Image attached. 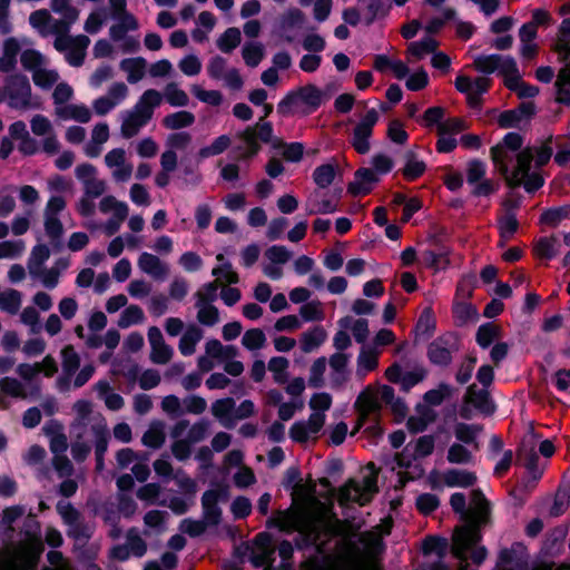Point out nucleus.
Wrapping results in <instances>:
<instances>
[{
	"label": "nucleus",
	"instance_id": "1",
	"mask_svg": "<svg viewBox=\"0 0 570 570\" xmlns=\"http://www.w3.org/2000/svg\"><path fill=\"white\" fill-rule=\"evenodd\" d=\"M292 497L294 502L301 504L294 509L278 511L271 522L281 531L293 532L297 531L304 541V544L321 546L322 534L332 535L335 530L331 523L318 512L308 507L307 502L312 498V490L305 485L302 489H292Z\"/></svg>",
	"mask_w": 570,
	"mask_h": 570
},
{
	"label": "nucleus",
	"instance_id": "2",
	"mask_svg": "<svg viewBox=\"0 0 570 570\" xmlns=\"http://www.w3.org/2000/svg\"><path fill=\"white\" fill-rule=\"evenodd\" d=\"M450 504L464 522L454 529L452 538V552L455 557L462 558L468 548L481 540L480 527L487 522L489 502L481 491L473 490L469 509H466L465 495L460 492L451 495Z\"/></svg>",
	"mask_w": 570,
	"mask_h": 570
},
{
	"label": "nucleus",
	"instance_id": "3",
	"mask_svg": "<svg viewBox=\"0 0 570 570\" xmlns=\"http://www.w3.org/2000/svg\"><path fill=\"white\" fill-rule=\"evenodd\" d=\"M41 552V541L36 532L28 534V540L19 547H8L0 551V570H33ZM50 567L45 570H71L59 551L48 553Z\"/></svg>",
	"mask_w": 570,
	"mask_h": 570
},
{
	"label": "nucleus",
	"instance_id": "4",
	"mask_svg": "<svg viewBox=\"0 0 570 570\" xmlns=\"http://www.w3.org/2000/svg\"><path fill=\"white\" fill-rule=\"evenodd\" d=\"M551 139L539 147H527L517 154V166L512 170L513 186L523 185L524 189L533 193L542 187L544 180L540 173L530 171L531 163L534 160L535 167L546 165L551 156L552 148L549 146Z\"/></svg>",
	"mask_w": 570,
	"mask_h": 570
},
{
	"label": "nucleus",
	"instance_id": "5",
	"mask_svg": "<svg viewBox=\"0 0 570 570\" xmlns=\"http://www.w3.org/2000/svg\"><path fill=\"white\" fill-rule=\"evenodd\" d=\"M163 102L161 92L156 89L145 90L132 108L120 114V135L124 139L136 137L153 119L155 109Z\"/></svg>",
	"mask_w": 570,
	"mask_h": 570
},
{
	"label": "nucleus",
	"instance_id": "6",
	"mask_svg": "<svg viewBox=\"0 0 570 570\" xmlns=\"http://www.w3.org/2000/svg\"><path fill=\"white\" fill-rule=\"evenodd\" d=\"M331 98V92L306 85L288 92L277 105L282 116H307Z\"/></svg>",
	"mask_w": 570,
	"mask_h": 570
},
{
	"label": "nucleus",
	"instance_id": "7",
	"mask_svg": "<svg viewBox=\"0 0 570 570\" xmlns=\"http://www.w3.org/2000/svg\"><path fill=\"white\" fill-rule=\"evenodd\" d=\"M4 97L7 105L14 110L28 111L41 107L40 98L33 94L29 79L22 73L6 78Z\"/></svg>",
	"mask_w": 570,
	"mask_h": 570
},
{
	"label": "nucleus",
	"instance_id": "8",
	"mask_svg": "<svg viewBox=\"0 0 570 570\" xmlns=\"http://www.w3.org/2000/svg\"><path fill=\"white\" fill-rule=\"evenodd\" d=\"M377 475L374 471L363 475L361 481L348 480L338 491L340 504L356 502L361 505L366 504L377 492Z\"/></svg>",
	"mask_w": 570,
	"mask_h": 570
},
{
	"label": "nucleus",
	"instance_id": "9",
	"mask_svg": "<svg viewBox=\"0 0 570 570\" xmlns=\"http://www.w3.org/2000/svg\"><path fill=\"white\" fill-rule=\"evenodd\" d=\"M237 137L243 141V146L238 149L243 150L240 158H249L255 156L259 149V141L276 145L273 140V127L271 122L259 119L254 126L247 127L244 131L239 132Z\"/></svg>",
	"mask_w": 570,
	"mask_h": 570
},
{
	"label": "nucleus",
	"instance_id": "10",
	"mask_svg": "<svg viewBox=\"0 0 570 570\" xmlns=\"http://www.w3.org/2000/svg\"><path fill=\"white\" fill-rule=\"evenodd\" d=\"M70 433L73 439H81L94 446L98 445L100 452L104 450L105 443H108L109 431L104 416L87 420L85 423L71 424Z\"/></svg>",
	"mask_w": 570,
	"mask_h": 570
},
{
	"label": "nucleus",
	"instance_id": "11",
	"mask_svg": "<svg viewBox=\"0 0 570 570\" xmlns=\"http://www.w3.org/2000/svg\"><path fill=\"white\" fill-rule=\"evenodd\" d=\"M30 128L35 136L42 137L41 150L49 155H57L60 151V141L52 122L41 114H36L30 119Z\"/></svg>",
	"mask_w": 570,
	"mask_h": 570
},
{
	"label": "nucleus",
	"instance_id": "12",
	"mask_svg": "<svg viewBox=\"0 0 570 570\" xmlns=\"http://www.w3.org/2000/svg\"><path fill=\"white\" fill-rule=\"evenodd\" d=\"M105 166L110 170L114 183L125 184L131 179L134 165L128 160L124 148L110 149L104 157Z\"/></svg>",
	"mask_w": 570,
	"mask_h": 570
},
{
	"label": "nucleus",
	"instance_id": "13",
	"mask_svg": "<svg viewBox=\"0 0 570 570\" xmlns=\"http://www.w3.org/2000/svg\"><path fill=\"white\" fill-rule=\"evenodd\" d=\"M380 115L374 108L366 111V114L356 124L351 145L358 154H367L371 149L370 138L373 132V128L379 121Z\"/></svg>",
	"mask_w": 570,
	"mask_h": 570
},
{
	"label": "nucleus",
	"instance_id": "14",
	"mask_svg": "<svg viewBox=\"0 0 570 570\" xmlns=\"http://www.w3.org/2000/svg\"><path fill=\"white\" fill-rule=\"evenodd\" d=\"M458 350V336L454 333H445L430 343L428 356L433 364L446 366L452 361V353Z\"/></svg>",
	"mask_w": 570,
	"mask_h": 570
},
{
	"label": "nucleus",
	"instance_id": "15",
	"mask_svg": "<svg viewBox=\"0 0 570 570\" xmlns=\"http://www.w3.org/2000/svg\"><path fill=\"white\" fill-rule=\"evenodd\" d=\"M325 417L324 413L313 412L306 421H298L292 425L289 436L298 443L315 440L325 424Z\"/></svg>",
	"mask_w": 570,
	"mask_h": 570
},
{
	"label": "nucleus",
	"instance_id": "16",
	"mask_svg": "<svg viewBox=\"0 0 570 570\" xmlns=\"http://www.w3.org/2000/svg\"><path fill=\"white\" fill-rule=\"evenodd\" d=\"M150 346L149 360L157 365H166L174 357V348L165 341V337L157 326H150L147 332Z\"/></svg>",
	"mask_w": 570,
	"mask_h": 570
},
{
	"label": "nucleus",
	"instance_id": "17",
	"mask_svg": "<svg viewBox=\"0 0 570 570\" xmlns=\"http://www.w3.org/2000/svg\"><path fill=\"white\" fill-rule=\"evenodd\" d=\"M490 87V79L479 77L474 80L468 76L460 75L455 79V88L466 95L468 102L471 107H478L481 104V96Z\"/></svg>",
	"mask_w": 570,
	"mask_h": 570
},
{
	"label": "nucleus",
	"instance_id": "18",
	"mask_svg": "<svg viewBox=\"0 0 570 570\" xmlns=\"http://www.w3.org/2000/svg\"><path fill=\"white\" fill-rule=\"evenodd\" d=\"M209 429L210 422L204 419L193 425L189 424L188 420H180L173 426L171 438L178 439L187 431L186 440L190 444H194L205 440L209 433Z\"/></svg>",
	"mask_w": 570,
	"mask_h": 570
},
{
	"label": "nucleus",
	"instance_id": "19",
	"mask_svg": "<svg viewBox=\"0 0 570 570\" xmlns=\"http://www.w3.org/2000/svg\"><path fill=\"white\" fill-rule=\"evenodd\" d=\"M340 195H330L323 189H315L306 199V210L313 214H332L337 210Z\"/></svg>",
	"mask_w": 570,
	"mask_h": 570
},
{
	"label": "nucleus",
	"instance_id": "20",
	"mask_svg": "<svg viewBox=\"0 0 570 570\" xmlns=\"http://www.w3.org/2000/svg\"><path fill=\"white\" fill-rule=\"evenodd\" d=\"M226 499L222 490H208L202 497L203 520L208 525H218L222 520V509L218 507L220 500Z\"/></svg>",
	"mask_w": 570,
	"mask_h": 570
},
{
	"label": "nucleus",
	"instance_id": "21",
	"mask_svg": "<svg viewBox=\"0 0 570 570\" xmlns=\"http://www.w3.org/2000/svg\"><path fill=\"white\" fill-rule=\"evenodd\" d=\"M351 354L334 353L328 358L330 384L333 389L342 387L348 380Z\"/></svg>",
	"mask_w": 570,
	"mask_h": 570
},
{
	"label": "nucleus",
	"instance_id": "22",
	"mask_svg": "<svg viewBox=\"0 0 570 570\" xmlns=\"http://www.w3.org/2000/svg\"><path fill=\"white\" fill-rule=\"evenodd\" d=\"M139 269L156 281H165L169 275V266L158 256L144 252L138 257Z\"/></svg>",
	"mask_w": 570,
	"mask_h": 570
},
{
	"label": "nucleus",
	"instance_id": "23",
	"mask_svg": "<svg viewBox=\"0 0 570 570\" xmlns=\"http://www.w3.org/2000/svg\"><path fill=\"white\" fill-rule=\"evenodd\" d=\"M96 372V366L91 363L86 364L77 375L61 374L57 381L56 386L60 392H68L70 390H77L86 385Z\"/></svg>",
	"mask_w": 570,
	"mask_h": 570
},
{
	"label": "nucleus",
	"instance_id": "24",
	"mask_svg": "<svg viewBox=\"0 0 570 570\" xmlns=\"http://www.w3.org/2000/svg\"><path fill=\"white\" fill-rule=\"evenodd\" d=\"M255 543L257 551H254L250 556V562L254 567H264V570H273L274 562V549L269 546V537L266 533H259Z\"/></svg>",
	"mask_w": 570,
	"mask_h": 570
},
{
	"label": "nucleus",
	"instance_id": "25",
	"mask_svg": "<svg viewBox=\"0 0 570 570\" xmlns=\"http://www.w3.org/2000/svg\"><path fill=\"white\" fill-rule=\"evenodd\" d=\"M53 115L58 120L68 121L73 120L81 124H87L91 120V110L82 104H66L53 109Z\"/></svg>",
	"mask_w": 570,
	"mask_h": 570
},
{
	"label": "nucleus",
	"instance_id": "26",
	"mask_svg": "<svg viewBox=\"0 0 570 570\" xmlns=\"http://www.w3.org/2000/svg\"><path fill=\"white\" fill-rule=\"evenodd\" d=\"M379 176L371 168H360L354 174V179L348 184L347 191L354 196L368 194Z\"/></svg>",
	"mask_w": 570,
	"mask_h": 570
},
{
	"label": "nucleus",
	"instance_id": "27",
	"mask_svg": "<svg viewBox=\"0 0 570 570\" xmlns=\"http://www.w3.org/2000/svg\"><path fill=\"white\" fill-rule=\"evenodd\" d=\"M0 391L14 399L38 397L40 395V385L35 384L30 391L18 379L6 376L0 380Z\"/></svg>",
	"mask_w": 570,
	"mask_h": 570
},
{
	"label": "nucleus",
	"instance_id": "28",
	"mask_svg": "<svg viewBox=\"0 0 570 570\" xmlns=\"http://www.w3.org/2000/svg\"><path fill=\"white\" fill-rule=\"evenodd\" d=\"M110 137L109 126L106 122H98L91 130L90 141L83 147L85 154L90 158L98 157L102 151V146Z\"/></svg>",
	"mask_w": 570,
	"mask_h": 570
},
{
	"label": "nucleus",
	"instance_id": "29",
	"mask_svg": "<svg viewBox=\"0 0 570 570\" xmlns=\"http://www.w3.org/2000/svg\"><path fill=\"white\" fill-rule=\"evenodd\" d=\"M355 406L358 409L361 417L355 430L351 433L352 435L362 426L363 420L370 413H373L380 409V397L377 392L372 387H366L357 397Z\"/></svg>",
	"mask_w": 570,
	"mask_h": 570
},
{
	"label": "nucleus",
	"instance_id": "30",
	"mask_svg": "<svg viewBox=\"0 0 570 570\" xmlns=\"http://www.w3.org/2000/svg\"><path fill=\"white\" fill-rule=\"evenodd\" d=\"M204 332L196 324H189L178 342V350L184 356H190L196 352L197 344L203 340Z\"/></svg>",
	"mask_w": 570,
	"mask_h": 570
},
{
	"label": "nucleus",
	"instance_id": "31",
	"mask_svg": "<svg viewBox=\"0 0 570 570\" xmlns=\"http://www.w3.org/2000/svg\"><path fill=\"white\" fill-rule=\"evenodd\" d=\"M465 401L485 415L494 412V404L491 401L490 393L487 389L478 390L475 385L469 386Z\"/></svg>",
	"mask_w": 570,
	"mask_h": 570
},
{
	"label": "nucleus",
	"instance_id": "32",
	"mask_svg": "<svg viewBox=\"0 0 570 570\" xmlns=\"http://www.w3.org/2000/svg\"><path fill=\"white\" fill-rule=\"evenodd\" d=\"M20 50L21 46L17 38L10 37L3 41L2 55L0 57V71L10 72L16 69L17 56Z\"/></svg>",
	"mask_w": 570,
	"mask_h": 570
},
{
	"label": "nucleus",
	"instance_id": "33",
	"mask_svg": "<svg viewBox=\"0 0 570 570\" xmlns=\"http://www.w3.org/2000/svg\"><path fill=\"white\" fill-rule=\"evenodd\" d=\"M147 60L142 57L127 58L120 61V69L127 73L129 83H137L146 75Z\"/></svg>",
	"mask_w": 570,
	"mask_h": 570
},
{
	"label": "nucleus",
	"instance_id": "34",
	"mask_svg": "<svg viewBox=\"0 0 570 570\" xmlns=\"http://www.w3.org/2000/svg\"><path fill=\"white\" fill-rule=\"evenodd\" d=\"M442 481L448 487L466 488L476 482V475L466 470L450 469L442 473Z\"/></svg>",
	"mask_w": 570,
	"mask_h": 570
},
{
	"label": "nucleus",
	"instance_id": "35",
	"mask_svg": "<svg viewBox=\"0 0 570 570\" xmlns=\"http://www.w3.org/2000/svg\"><path fill=\"white\" fill-rule=\"evenodd\" d=\"M326 331L322 326H315L302 333L299 342L304 353H311L318 348L326 340Z\"/></svg>",
	"mask_w": 570,
	"mask_h": 570
},
{
	"label": "nucleus",
	"instance_id": "36",
	"mask_svg": "<svg viewBox=\"0 0 570 570\" xmlns=\"http://www.w3.org/2000/svg\"><path fill=\"white\" fill-rule=\"evenodd\" d=\"M509 149L504 148V146L497 145L491 148V159L494 163V165L498 167L499 171L505 177L507 183L511 186H513L514 180H509L510 177H512V171L509 170L508 163L511 160V155L509 154Z\"/></svg>",
	"mask_w": 570,
	"mask_h": 570
},
{
	"label": "nucleus",
	"instance_id": "37",
	"mask_svg": "<svg viewBox=\"0 0 570 570\" xmlns=\"http://www.w3.org/2000/svg\"><path fill=\"white\" fill-rule=\"evenodd\" d=\"M338 324L344 330L350 328L357 343H364L368 337V322L365 318L354 320L351 316H345L340 320Z\"/></svg>",
	"mask_w": 570,
	"mask_h": 570
},
{
	"label": "nucleus",
	"instance_id": "38",
	"mask_svg": "<svg viewBox=\"0 0 570 570\" xmlns=\"http://www.w3.org/2000/svg\"><path fill=\"white\" fill-rule=\"evenodd\" d=\"M205 352L208 356L219 361H228L238 354L234 345H223L218 340H208L205 344Z\"/></svg>",
	"mask_w": 570,
	"mask_h": 570
},
{
	"label": "nucleus",
	"instance_id": "39",
	"mask_svg": "<svg viewBox=\"0 0 570 570\" xmlns=\"http://www.w3.org/2000/svg\"><path fill=\"white\" fill-rule=\"evenodd\" d=\"M33 83L42 89L49 90L51 89L60 79V75L56 69L48 68V65H45L31 75Z\"/></svg>",
	"mask_w": 570,
	"mask_h": 570
},
{
	"label": "nucleus",
	"instance_id": "40",
	"mask_svg": "<svg viewBox=\"0 0 570 570\" xmlns=\"http://www.w3.org/2000/svg\"><path fill=\"white\" fill-rule=\"evenodd\" d=\"M195 122V115L187 110H180L165 116L161 124L170 130H178L191 126Z\"/></svg>",
	"mask_w": 570,
	"mask_h": 570
},
{
	"label": "nucleus",
	"instance_id": "41",
	"mask_svg": "<svg viewBox=\"0 0 570 570\" xmlns=\"http://www.w3.org/2000/svg\"><path fill=\"white\" fill-rule=\"evenodd\" d=\"M163 100H166L171 107H186L189 104L187 92L179 88L177 82H168L164 92L161 94Z\"/></svg>",
	"mask_w": 570,
	"mask_h": 570
},
{
	"label": "nucleus",
	"instance_id": "42",
	"mask_svg": "<svg viewBox=\"0 0 570 570\" xmlns=\"http://www.w3.org/2000/svg\"><path fill=\"white\" fill-rule=\"evenodd\" d=\"M22 304V293L14 288H7L1 292L0 295V309L10 314L16 315Z\"/></svg>",
	"mask_w": 570,
	"mask_h": 570
},
{
	"label": "nucleus",
	"instance_id": "43",
	"mask_svg": "<svg viewBox=\"0 0 570 570\" xmlns=\"http://www.w3.org/2000/svg\"><path fill=\"white\" fill-rule=\"evenodd\" d=\"M99 209L104 214L112 213V216L118 218H127L129 207L125 202L118 200L112 195H107L99 202Z\"/></svg>",
	"mask_w": 570,
	"mask_h": 570
},
{
	"label": "nucleus",
	"instance_id": "44",
	"mask_svg": "<svg viewBox=\"0 0 570 570\" xmlns=\"http://www.w3.org/2000/svg\"><path fill=\"white\" fill-rule=\"evenodd\" d=\"M20 62L23 69L32 75L35 70L48 65V59L38 50L26 49L20 55Z\"/></svg>",
	"mask_w": 570,
	"mask_h": 570
},
{
	"label": "nucleus",
	"instance_id": "45",
	"mask_svg": "<svg viewBox=\"0 0 570 570\" xmlns=\"http://www.w3.org/2000/svg\"><path fill=\"white\" fill-rule=\"evenodd\" d=\"M337 166L335 164H323L317 166L313 171V180L317 185V189L327 188L335 179Z\"/></svg>",
	"mask_w": 570,
	"mask_h": 570
},
{
	"label": "nucleus",
	"instance_id": "46",
	"mask_svg": "<svg viewBox=\"0 0 570 570\" xmlns=\"http://www.w3.org/2000/svg\"><path fill=\"white\" fill-rule=\"evenodd\" d=\"M197 308V321L205 326H214L219 322V311L216 306L209 303L199 301L195 303Z\"/></svg>",
	"mask_w": 570,
	"mask_h": 570
},
{
	"label": "nucleus",
	"instance_id": "47",
	"mask_svg": "<svg viewBox=\"0 0 570 570\" xmlns=\"http://www.w3.org/2000/svg\"><path fill=\"white\" fill-rule=\"evenodd\" d=\"M61 356V368L63 374H72L79 370L80 366V355L75 350V347L70 344L62 347L60 352Z\"/></svg>",
	"mask_w": 570,
	"mask_h": 570
},
{
	"label": "nucleus",
	"instance_id": "48",
	"mask_svg": "<svg viewBox=\"0 0 570 570\" xmlns=\"http://www.w3.org/2000/svg\"><path fill=\"white\" fill-rule=\"evenodd\" d=\"M482 431V426L478 424H466V423H458L454 425V435L455 438L465 444H474L475 449H479L475 439L478 434Z\"/></svg>",
	"mask_w": 570,
	"mask_h": 570
},
{
	"label": "nucleus",
	"instance_id": "49",
	"mask_svg": "<svg viewBox=\"0 0 570 570\" xmlns=\"http://www.w3.org/2000/svg\"><path fill=\"white\" fill-rule=\"evenodd\" d=\"M438 46L439 43L435 39L431 37H425L420 41L411 42L407 46V55L420 60L424 58L426 55L433 53L436 50Z\"/></svg>",
	"mask_w": 570,
	"mask_h": 570
},
{
	"label": "nucleus",
	"instance_id": "50",
	"mask_svg": "<svg viewBox=\"0 0 570 570\" xmlns=\"http://www.w3.org/2000/svg\"><path fill=\"white\" fill-rule=\"evenodd\" d=\"M289 362L286 357L274 356L268 361L267 368L277 384H285L288 380Z\"/></svg>",
	"mask_w": 570,
	"mask_h": 570
},
{
	"label": "nucleus",
	"instance_id": "51",
	"mask_svg": "<svg viewBox=\"0 0 570 570\" xmlns=\"http://www.w3.org/2000/svg\"><path fill=\"white\" fill-rule=\"evenodd\" d=\"M132 557L141 558L147 552V542L141 537L137 528H130L126 533V542Z\"/></svg>",
	"mask_w": 570,
	"mask_h": 570
},
{
	"label": "nucleus",
	"instance_id": "52",
	"mask_svg": "<svg viewBox=\"0 0 570 570\" xmlns=\"http://www.w3.org/2000/svg\"><path fill=\"white\" fill-rule=\"evenodd\" d=\"M405 165L403 168V175L406 179L413 180L420 177L425 171V164L419 160L416 154L413 150H409L404 155Z\"/></svg>",
	"mask_w": 570,
	"mask_h": 570
},
{
	"label": "nucleus",
	"instance_id": "53",
	"mask_svg": "<svg viewBox=\"0 0 570 570\" xmlns=\"http://www.w3.org/2000/svg\"><path fill=\"white\" fill-rule=\"evenodd\" d=\"M497 71L503 76L504 83L508 86L510 82L520 78V72L513 57L499 55Z\"/></svg>",
	"mask_w": 570,
	"mask_h": 570
},
{
	"label": "nucleus",
	"instance_id": "54",
	"mask_svg": "<svg viewBox=\"0 0 570 570\" xmlns=\"http://www.w3.org/2000/svg\"><path fill=\"white\" fill-rule=\"evenodd\" d=\"M554 50L559 58H570V18L562 20L559 27Z\"/></svg>",
	"mask_w": 570,
	"mask_h": 570
},
{
	"label": "nucleus",
	"instance_id": "55",
	"mask_svg": "<svg viewBox=\"0 0 570 570\" xmlns=\"http://www.w3.org/2000/svg\"><path fill=\"white\" fill-rule=\"evenodd\" d=\"M166 435L163 423H153L149 429L142 435V444L151 448L159 449L165 443Z\"/></svg>",
	"mask_w": 570,
	"mask_h": 570
},
{
	"label": "nucleus",
	"instance_id": "56",
	"mask_svg": "<svg viewBox=\"0 0 570 570\" xmlns=\"http://www.w3.org/2000/svg\"><path fill=\"white\" fill-rule=\"evenodd\" d=\"M144 321L142 308L138 305H129L121 312L117 324L120 328H128L131 325L141 324Z\"/></svg>",
	"mask_w": 570,
	"mask_h": 570
},
{
	"label": "nucleus",
	"instance_id": "57",
	"mask_svg": "<svg viewBox=\"0 0 570 570\" xmlns=\"http://www.w3.org/2000/svg\"><path fill=\"white\" fill-rule=\"evenodd\" d=\"M535 254L541 258L551 259L559 253V240L556 236L541 237L534 245Z\"/></svg>",
	"mask_w": 570,
	"mask_h": 570
},
{
	"label": "nucleus",
	"instance_id": "58",
	"mask_svg": "<svg viewBox=\"0 0 570 570\" xmlns=\"http://www.w3.org/2000/svg\"><path fill=\"white\" fill-rule=\"evenodd\" d=\"M377 355L374 351L362 348L357 357L356 375L364 377L368 372L377 367Z\"/></svg>",
	"mask_w": 570,
	"mask_h": 570
},
{
	"label": "nucleus",
	"instance_id": "59",
	"mask_svg": "<svg viewBox=\"0 0 570 570\" xmlns=\"http://www.w3.org/2000/svg\"><path fill=\"white\" fill-rule=\"evenodd\" d=\"M242 36L238 28H228L217 40V47L225 53L232 52L240 43Z\"/></svg>",
	"mask_w": 570,
	"mask_h": 570
},
{
	"label": "nucleus",
	"instance_id": "60",
	"mask_svg": "<svg viewBox=\"0 0 570 570\" xmlns=\"http://www.w3.org/2000/svg\"><path fill=\"white\" fill-rule=\"evenodd\" d=\"M66 266H62V268H59L58 266H53L51 268H39L36 271V274H30L32 277L40 279L41 284L48 288L53 289L58 284L61 275V271Z\"/></svg>",
	"mask_w": 570,
	"mask_h": 570
},
{
	"label": "nucleus",
	"instance_id": "61",
	"mask_svg": "<svg viewBox=\"0 0 570 570\" xmlns=\"http://www.w3.org/2000/svg\"><path fill=\"white\" fill-rule=\"evenodd\" d=\"M235 401L230 397L217 400L212 404L213 415L222 423L233 419Z\"/></svg>",
	"mask_w": 570,
	"mask_h": 570
},
{
	"label": "nucleus",
	"instance_id": "62",
	"mask_svg": "<svg viewBox=\"0 0 570 570\" xmlns=\"http://www.w3.org/2000/svg\"><path fill=\"white\" fill-rule=\"evenodd\" d=\"M266 335L261 328L247 330L242 337V345L248 351H257L266 345Z\"/></svg>",
	"mask_w": 570,
	"mask_h": 570
},
{
	"label": "nucleus",
	"instance_id": "63",
	"mask_svg": "<svg viewBox=\"0 0 570 570\" xmlns=\"http://www.w3.org/2000/svg\"><path fill=\"white\" fill-rule=\"evenodd\" d=\"M90 45V39L86 36L83 41L75 43L68 51L65 52L66 60L72 67H80L86 58V51Z\"/></svg>",
	"mask_w": 570,
	"mask_h": 570
},
{
	"label": "nucleus",
	"instance_id": "64",
	"mask_svg": "<svg viewBox=\"0 0 570 570\" xmlns=\"http://www.w3.org/2000/svg\"><path fill=\"white\" fill-rule=\"evenodd\" d=\"M242 55L248 67H257L264 58V46L259 42L246 43L243 47Z\"/></svg>",
	"mask_w": 570,
	"mask_h": 570
}]
</instances>
